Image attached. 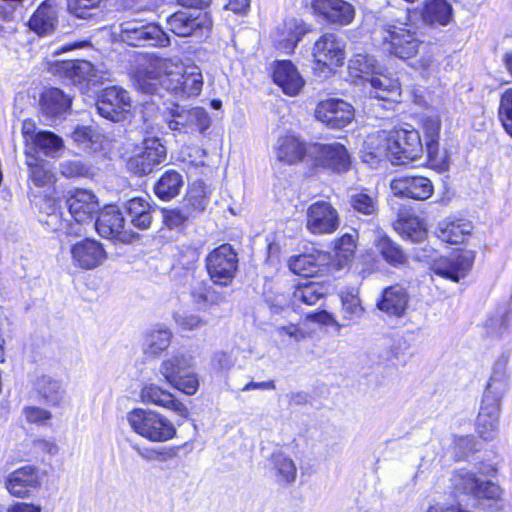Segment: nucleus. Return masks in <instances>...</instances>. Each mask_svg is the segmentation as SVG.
Listing matches in <instances>:
<instances>
[{
  "mask_svg": "<svg viewBox=\"0 0 512 512\" xmlns=\"http://www.w3.org/2000/svg\"><path fill=\"white\" fill-rule=\"evenodd\" d=\"M203 75L199 67L183 68L179 62L171 59H155L136 76V87L139 91L164 97V92L179 99L200 95L203 88Z\"/></svg>",
  "mask_w": 512,
  "mask_h": 512,
  "instance_id": "nucleus-1",
  "label": "nucleus"
},
{
  "mask_svg": "<svg viewBox=\"0 0 512 512\" xmlns=\"http://www.w3.org/2000/svg\"><path fill=\"white\" fill-rule=\"evenodd\" d=\"M366 145L367 151L363 155V161L371 166L383 159L395 164H404L406 161L420 158L423 153L420 134L411 126L395 129L388 134L384 131L378 132L368 138Z\"/></svg>",
  "mask_w": 512,
  "mask_h": 512,
  "instance_id": "nucleus-2",
  "label": "nucleus"
},
{
  "mask_svg": "<svg viewBox=\"0 0 512 512\" xmlns=\"http://www.w3.org/2000/svg\"><path fill=\"white\" fill-rule=\"evenodd\" d=\"M127 421L136 434L151 442H166L176 436L174 424L150 409H133L127 414Z\"/></svg>",
  "mask_w": 512,
  "mask_h": 512,
  "instance_id": "nucleus-3",
  "label": "nucleus"
},
{
  "mask_svg": "<svg viewBox=\"0 0 512 512\" xmlns=\"http://www.w3.org/2000/svg\"><path fill=\"white\" fill-rule=\"evenodd\" d=\"M159 372L168 384L186 395H194L199 388L197 374L192 369V359L185 355H173L162 361Z\"/></svg>",
  "mask_w": 512,
  "mask_h": 512,
  "instance_id": "nucleus-4",
  "label": "nucleus"
},
{
  "mask_svg": "<svg viewBox=\"0 0 512 512\" xmlns=\"http://www.w3.org/2000/svg\"><path fill=\"white\" fill-rule=\"evenodd\" d=\"M379 34L382 50L403 60L416 56L423 44L415 32L404 27L389 26Z\"/></svg>",
  "mask_w": 512,
  "mask_h": 512,
  "instance_id": "nucleus-5",
  "label": "nucleus"
},
{
  "mask_svg": "<svg viewBox=\"0 0 512 512\" xmlns=\"http://www.w3.org/2000/svg\"><path fill=\"white\" fill-rule=\"evenodd\" d=\"M238 255L230 244H222L206 257V269L212 282L228 286L238 269Z\"/></svg>",
  "mask_w": 512,
  "mask_h": 512,
  "instance_id": "nucleus-6",
  "label": "nucleus"
},
{
  "mask_svg": "<svg viewBox=\"0 0 512 512\" xmlns=\"http://www.w3.org/2000/svg\"><path fill=\"white\" fill-rule=\"evenodd\" d=\"M120 36L130 46H166L169 44L167 34L155 23L126 21L121 24Z\"/></svg>",
  "mask_w": 512,
  "mask_h": 512,
  "instance_id": "nucleus-7",
  "label": "nucleus"
},
{
  "mask_svg": "<svg viewBox=\"0 0 512 512\" xmlns=\"http://www.w3.org/2000/svg\"><path fill=\"white\" fill-rule=\"evenodd\" d=\"M96 108L103 118L113 122L123 121L131 109L129 93L121 87H107L99 93Z\"/></svg>",
  "mask_w": 512,
  "mask_h": 512,
  "instance_id": "nucleus-8",
  "label": "nucleus"
},
{
  "mask_svg": "<svg viewBox=\"0 0 512 512\" xmlns=\"http://www.w3.org/2000/svg\"><path fill=\"white\" fill-rule=\"evenodd\" d=\"M475 260V253L471 250H459L442 256L433 261L431 270L442 278L459 282L470 272Z\"/></svg>",
  "mask_w": 512,
  "mask_h": 512,
  "instance_id": "nucleus-9",
  "label": "nucleus"
},
{
  "mask_svg": "<svg viewBox=\"0 0 512 512\" xmlns=\"http://www.w3.org/2000/svg\"><path fill=\"white\" fill-rule=\"evenodd\" d=\"M310 160L315 166L337 173L346 172L351 163L350 155L341 143H314L310 146Z\"/></svg>",
  "mask_w": 512,
  "mask_h": 512,
  "instance_id": "nucleus-10",
  "label": "nucleus"
},
{
  "mask_svg": "<svg viewBox=\"0 0 512 512\" xmlns=\"http://www.w3.org/2000/svg\"><path fill=\"white\" fill-rule=\"evenodd\" d=\"M452 482L457 491L472 496L474 500H498L501 495L499 485L480 480L475 473L466 469L456 471Z\"/></svg>",
  "mask_w": 512,
  "mask_h": 512,
  "instance_id": "nucleus-11",
  "label": "nucleus"
},
{
  "mask_svg": "<svg viewBox=\"0 0 512 512\" xmlns=\"http://www.w3.org/2000/svg\"><path fill=\"white\" fill-rule=\"evenodd\" d=\"M312 55L318 65L332 71L344 62L345 42L338 34L326 32L315 41Z\"/></svg>",
  "mask_w": 512,
  "mask_h": 512,
  "instance_id": "nucleus-12",
  "label": "nucleus"
},
{
  "mask_svg": "<svg viewBox=\"0 0 512 512\" xmlns=\"http://www.w3.org/2000/svg\"><path fill=\"white\" fill-rule=\"evenodd\" d=\"M340 225L336 208L327 201H316L306 211V228L314 235L331 234Z\"/></svg>",
  "mask_w": 512,
  "mask_h": 512,
  "instance_id": "nucleus-13",
  "label": "nucleus"
},
{
  "mask_svg": "<svg viewBox=\"0 0 512 512\" xmlns=\"http://www.w3.org/2000/svg\"><path fill=\"white\" fill-rule=\"evenodd\" d=\"M212 21L208 13L191 10H179L167 18L168 29L179 37L198 35L211 28Z\"/></svg>",
  "mask_w": 512,
  "mask_h": 512,
  "instance_id": "nucleus-14",
  "label": "nucleus"
},
{
  "mask_svg": "<svg viewBox=\"0 0 512 512\" xmlns=\"http://www.w3.org/2000/svg\"><path fill=\"white\" fill-rule=\"evenodd\" d=\"M166 160V148L158 138H147L139 153L128 160L130 171L138 175H146L153 171L154 167Z\"/></svg>",
  "mask_w": 512,
  "mask_h": 512,
  "instance_id": "nucleus-15",
  "label": "nucleus"
},
{
  "mask_svg": "<svg viewBox=\"0 0 512 512\" xmlns=\"http://www.w3.org/2000/svg\"><path fill=\"white\" fill-rule=\"evenodd\" d=\"M315 117L329 128L340 129L353 120L354 108L344 100L330 98L317 105Z\"/></svg>",
  "mask_w": 512,
  "mask_h": 512,
  "instance_id": "nucleus-16",
  "label": "nucleus"
},
{
  "mask_svg": "<svg viewBox=\"0 0 512 512\" xmlns=\"http://www.w3.org/2000/svg\"><path fill=\"white\" fill-rule=\"evenodd\" d=\"M94 226L103 238L122 242H129L132 239V233L125 229L124 216L116 206L109 205L101 210Z\"/></svg>",
  "mask_w": 512,
  "mask_h": 512,
  "instance_id": "nucleus-17",
  "label": "nucleus"
},
{
  "mask_svg": "<svg viewBox=\"0 0 512 512\" xmlns=\"http://www.w3.org/2000/svg\"><path fill=\"white\" fill-rule=\"evenodd\" d=\"M66 205L77 224L91 222L94 215L99 211L97 197L87 189L76 188L67 191Z\"/></svg>",
  "mask_w": 512,
  "mask_h": 512,
  "instance_id": "nucleus-18",
  "label": "nucleus"
},
{
  "mask_svg": "<svg viewBox=\"0 0 512 512\" xmlns=\"http://www.w3.org/2000/svg\"><path fill=\"white\" fill-rule=\"evenodd\" d=\"M72 261L83 270H92L101 266L107 259L104 246L99 241L86 238L71 246Z\"/></svg>",
  "mask_w": 512,
  "mask_h": 512,
  "instance_id": "nucleus-19",
  "label": "nucleus"
},
{
  "mask_svg": "<svg viewBox=\"0 0 512 512\" xmlns=\"http://www.w3.org/2000/svg\"><path fill=\"white\" fill-rule=\"evenodd\" d=\"M310 146L299 136L292 132H286L279 136L274 144V153L278 161L287 164H295L310 159Z\"/></svg>",
  "mask_w": 512,
  "mask_h": 512,
  "instance_id": "nucleus-20",
  "label": "nucleus"
},
{
  "mask_svg": "<svg viewBox=\"0 0 512 512\" xmlns=\"http://www.w3.org/2000/svg\"><path fill=\"white\" fill-rule=\"evenodd\" d=\"M315 13L330 24L347 26L355 18L354 6L345 0H313Z\"/></svg>",
  "mask_w": 512,
  "mask_h": 512,
  "instance_id": "nucleus-21",
  "label": "nucleus"
},
{
  "mask_svg": "<svg viewBox=\"0 0 512 512\" xmlns=\"http://www.w3.org/2000/svg\"><path fill=\"white\" fill-rule=\"evenodd\" d=\"M72 98L58 88L45 90L40 98V111L47 124L62 120L69 113Z\"/></svg>",
  "mask_w": 512,
  "mask_h": 512,
  "instance_id": "nucleus-22",
  "label": "nucleus"
},
{
  "mask_svg": "<svg viewBox=\"0 0 512 512\" xmlns=\"http://www.w3.org/2000/svg\"><path fill=\"white\" fill-rule=\"evenodd\" d=\"M391 190L398 197L426 200L433 194L434 187L426 177L401 176L392 180Z\"/></svg>",
  "mask_w": 512,
  "mask_h": 512,
  "instance_id": "nucleus-23",
  "label": "nucleus"
},
{
  "mask_svg": "<svg viewBox=\"0 0 512 512\" xmlns=\"http://www.w3.org/2000/svg\"><path fill=\"white\" fill-rule=\"evenodd\" d=\"M490 396H483L476 422V431L484 440L496 437L499 428L500 403Z\"/></svg>",
  "mask_w": 512,
  "mask_h": 512,
  "instance_id": "nucleus-24",
  "label": "nucleus"
},
{
  "mask_svg": "<svg viewBox=\"0 0 512 512\" xmlns=\"http://www.w3.org/2000/svg\"><path fill=\"white\" fill-rule=\"evenodd\" d=\"M41 484V473L34 466H24L12 472L7 481L6 488L15 497L24 498L31 489Z\"/></svg>",
  "mask_w": 512,
  "mask_h": 512,
  "instance_id": "nucleus-25",
  "label": "nucleus"
},
{
  "mask_svg": "<svg viewBox=\"0 0 512 512\" xmlns=\"http://www.w3.org/2000/svg\"><path fill=\"white\" fill-rule=\"evenodd\" d=\"M141 401L145 404H153L176 412L179 416L186 417L188 409L172 393L162 389L156 384L145 385L140 393Z\"/></svg>",
  "mask_w": 512,
  "mask_h": 512,
  "instance_id": "nucleus-26",
  "label": "nucleus"
},
{
  "mask_svg": "<svg viewBox=\"0 0 512 512\" xmlns=\"http://www.w3.org/2000/svg\"><path fill=\"white\" fill-rule=\"evenodd\" d=\"M273 80L289 96L297 95L304 86L303 78L289 60L277 62L273 71Z\"/></svg>",
  "mask_w": 512,
  "mask_h": 512,
  "instance_id": "nucleus-27",
  "label": "nucleus"
},
{
  "mask_svg": "<svg viewBox=\"0 0 512 512\" xmlns=\"http://www.w3.org/2000/svg\"><path fill=\"white\" fill-rule=\"evenodd\" d=\"M365 88L368 89L370 98L387 102L396 101L400 96V84L398 80L392 79L386 75H372L367 78Z\"/></svg>",
  "mask_w": 512,
  "mask_h": 512,
  "instance_id": "nucleus-28",
  "label": "nucleus"
},
{
  "mask_svg": "<svg viewBox=\"0 0 512 512\" xmlns=\"http://www.w3.org/2000/svg\"><path fill=\"white\" fill-rule=\"evenodd\" d=\"M52 70L54 73L71 80L73 84L91 81L94 76L93 65L85 60L57 61Z\"/></svg>",
  "mask_w": 512,
  "mask_h": 512,
  "instance_id": "nucleus-29",
  "label": "nucleus"
},
{
  "mask_svg": "<svg viewBox=\"0 0 512 512\" xmlns=\"http://www.w3.org/2000/svg\"><path fill=\"white\" fill-rule=\"evenodd\" d=\"M408 294L401 285L387 287L382 292V297L377 303V307L382 312L401 316L407 308Z\"/></svg>",
  "mask_w": 512,
  "mask_h": 512,
  "instance_id": "nucleus-30",
  "label": "nucleus"
},
{
  "mask_svg": "<svg viewBox=\"0 0 512 512\" xmlns=\"http://www.w3.org/2000/svg\"><path fill=\"white\" fill-rule=\"evenodd\" d=\"M326 254L317 252L316 254H301L291 256L288 266L291 272L302 277H311L317 274L322 266L327 263Z\"/></svg>",
  "mask_w": 512,
  "mask_h": 512,
  "instance_id": "nucleus-31",
  "label": "nucleus"
},
{
  "mask_svg": "<svg viewBox=\"0 0 512 512\" xmlns=\"http://www.w3.org/2000/svg\"><path fill=\"white\" fill-rule=\"evenodd\" d=\"M172 332L162 326L149 329L144 334L143 353L147 357L157 358L170 346Z\"/></svg>",
  "mask_w": 512,
  "mask_h": 512,
  "instance_id": "nucleus-32",
  "label": "nucleus"
},
{
  "mask_svg": "<svg viewBox=\"0 0 512 512\" xmlns=\"http://www.w3.org/2000/svg\"><path fill=\"white\" fill-rule=\"evenodd\" d=\"M423 128L426 140V150L430 161L434 162L441 170L448 168V163L444 157L441 161H438V139L440 134L441 122L438 116H430L425 118L423 122Z\"/></svg>",
  "mask_w": 512,
  "mask_h": 512,
  "instance_id": "nucleus-33",
  "label": "nucleus"
},
{
  "mask_svg": "<svg viewBox=\"0 0 512 512\" xmlns=\"http://www.w3.org/2000/svg\"><path fill=\"white\" fill-rule=\"evenodd\" d=\"M307 29L296 19H288L277 28L279 48L290 53L296 47Z\"/></svg>",
  "mask_w": 512,
  "mask_h": 512,
  "instance_id": "nucleus-34",
  "label": "nucleus"
},
{
  "mask_svg": "<svg viewBox=\"0 0 512 512\" xmlns=\"http://www.w3.org/2000/svg\"><path fill=\"white\" fill-rule=\"evenodd\" d=\"M184 184L180 172L170 169L165 171L154 185L155 195L161 200H171L179 195Z\"/></svg>",
  "mask_w": 512,
  "mask_h": 512,
  "instance_id": "nucleus-35",
  "label": "nucleus"
},
{
  "mask_svg": "<svg viewBox=\"0 0 512 512\" xmlns=\"http://www.w3.org/2000/svg\"><path fill=\"white\" fill-rule=\"evenodd\" d=\"M34 388L45 403L52 406L59 405L65 395L61 382L49 375L38 376L35 380Z\"/></svg>",
  "mask_w": 512,
  "mask_h": 512,
  "instance_id": "nucleus-36",
  "label": "nucleus"
},
{
  "mask_svg": "<svg viewBox=\"0 0 512 512\" xmlns=\"http://www.w3.org/2000/svg\"><path fill=\"white\" fill-rule=\"evenodd\" d=\"M124 208L130 219L131 224L141 230H146L152 222L151 206L142 198H132L128 200Z\"/></svg>",
  "mask_w": 512,
  "mask_h": 512,
  "instance_id": "nucleus-37",
  "label": "nucleus"
},
{
  "mask_svg": "<svg viewBox=\"0 0 512 512\" xmlns=\"http://www.w3.org/2000/svg\"><path fill=\"white\" fill-rule=\"evenodd\" d=\"M374 244L378 253L388 264L397 267L406 262L407 256L404 251L387 235L378 232Z\"/></svg>",
  "mask_w": 512,
  "mask_h": 512,
  "instance_id": "nucleus-38",
  "label": "nucleus"
},
{
  "mask_svg": "<svg viewBox=\"0 0 512 512\" xmlns=\"http://www.w3.org/2000/svg\"><path fill=\"white\" fill-rule=\"evenodd\" d=\"M471 230L472 226L469 222L442 221L438 224L436 235L443 242L459 244L464 241Z\"/></svg>",
  "mask_w": 512,
  "mask_h": 512,
  "instance_id": "nucleus-39",
  "label": "nucleus"
},
{
  "mask_svg": "<svg viewBox=\"0 0 512 512\" xmlns=\"http://www.w3.org/2000/svg\"><path fill=\"white\" fill-rule=\"evenodd\" d=\"M193 303L199 310L208 311L225 301L223 293L206 283H199L191 292Z\"/></svg>",
  "mask_w": 512,
  "mask_h": 512,
  "instance_id": "nucleus-40",
  "label": "nucleus"
},
{
  "mask_svg": "<svg viewBox=\"0 0 512 512\" xmlns=\"http://www.w3.org/2000/svg\"><path fill=\"white\" fill-rule=\"evenodd\" d=\"M56 23V11L55 9L44 2L34 12L29 20V27L39 35H45L50 33Z\"/></svg>",
  "mask_w": 512,
  "mask_h": 512,
  "instance_id": "nucleus-41",
  "label": "nucleus"
},
{
  "mask_svg": "<svg viewBox=\"0 0 512 512\" xmlns=\"http://www.w3.org/2000/svg\"><path fill=\"white\" fill-rule=\"evenodd\" d=\"M348 68L353 77L362 78L365 82L367 78L380 74V70H382L373 56L363 53L355 54L350 59Z\"/></svg>",
  "mask_w": 512,
  "mask_h": 512,
  "instance_id": "nucleus-42",
  "label": "nucleus"
},
{
  "mask_svg": "<svg viewBox=\"0 0 512 512\" xmlns=\"http://www.w3.org/2000/svg\"><path fill=\"white\" fill-rule=\"evenodd\" d=\"M209 203L208 192L202 181H195L189 185L185 199L184 207L195 217L203 212Z\"/></svg>",
  "mask_w": 512,
  "mask_h": 512,
  "instance_id": "nucleus-43",
  "label": "nucleus"
},
{
  "mask_svg": "<svg viewBox=\"0 0 512 512\" xmlns=\"http://www.w3.org/2000/svg\"><path fill=\"white\" fill-rule=\"evenodd\" d=\"M272 465L279 484L289 485L295 482L297 467L291 457L282 452L274 453L272 455Z\"/></svg>",
  "mask_w": 512,
  "mask_h": 512,
  "instance_id": "nucleus-44",
  "label": "nucleus"
},
{
  "mask_svg": "<svg viewBox=\"0 0 512 512\" xmlns=\"http://www.w3.org/2000/svg\"><path fill=\"white\" fill-rule=\"evenodd\" d=\"M423 16L431 24L447 25L452 18V7L446 0H430L425 4Z\"/></svg>",
  "mask_w": 512,
  "mask_h": 512,
  "instance_id": "nucleus-45",
  "label": "nucleus"
},
{
  "mask_svg": "<svg viewBox=\"0 0 512 512\" xmlns=\"http://www.w3.org/2000/svg\"><path fill=\"white\" fill-rule=\"evenodd\" d=\"M34 146L49 157H59L64 149L61 137L50 131H39L34 137Z\"/></svg>",
  "mask_w": 512,
  "mask_h": 512,
  "instance_id": "nucleus-46",
  "label": "nucleus"
},
{
  "mask_svg": "<svg viewBox=\"0 0 512 512\" xmlns=\"http://www.w3.org/2000/svg\"><path fill=\"white\" fill-rule=\"evenodd\" d=\"M164 119L173 131H185L189 128L190 109L175 103L166 106L163 111Z\"/></svg>",
  "mask_w": 512,
  "mask_h": 512,
  "instance_id": "nucleus-47",
  "label": "nucleus"
},
{
  "mask_svg": "<svg viewBox=\"0 0 512 512\" xmlns=\"http://www.w3.org/2000/svg\"><path fill=\"white\" fill-rule=\"evenodd\" d=\"M325 295V288L317 282H304L299 284L293 292L294 302L306 305H315Z\"/></svg>",
  "mask_w": 512,
  "mask_h": 512,
  "instance_id": "nucleus-48",
  "label": "nucleus"
},
{
  "mask_svg": "<svg viewBox=\"0 0 512 512\" xmlns=\"http://www.w3.org/2000/svg\"><path fill=\"white\" fill-rule=\"evenodd\" d=\"M106 0H68L69 12L77 18L90 19L97 15Z\"/></svg>",
  "mask_w": 512,
  "mask_h": 512,
  "instance_id": "nucleus-49",
  "label": "nucleus"
},
{
  "mask_svg": "<svg viewBox=\"0 0 512 512\" xmlns=\"http://www.w3.org/2000/svg\"><path fill=\"white\" fill-rule=\"evenodd\" d=\"M22 0H0V34H10L16 31L14 13Z\"/></svg>",
  "mask_w": 512,
  "mask_h": 512,
  "instance_id": "nucleus-50",
  "label": "nucleus"
},
{
  "mask_svg": "<svg viewBox=\"0 0 512 512\" xmlns=\"http://www.w3.org/2000/svg\"><path fill=\"white\" fill-rule=\"evenodd\" d=\"M356 249V235L346 233L335 241L334 252L338 265L343 266L350 261Z\"/></svg>",
  "mask_w": 512,
  "mask_h": 512,
  "instance_id": "nucleus-51",
  "label": "nucleus"
},
{
  "mask_svg": "<svg viewBox=\"0 0 512 512\" xmlns=\"http://www.w3.org/2000/svg\"><path fill=\"white\" fill-rule=\"evenodd\" d=\"M509 388V374L492 371L483 396L501 401Z\"/></svg>",
  "mask_w": 512,
  "mask_h": 512,
  "instance_id": "nucleus-52",
  "label": "nucleus"
},
{
  "mask_svg": "<svg viewBox=\"0 0 512 512\" xmlns=\"http://www.w3.org/2000/svg\"><path fill=\"white\" fill-rule=\"evenodd\" d=\"M72 138L82 149L96 151L101 135L89 126H82L73 131Z\"/></svg>",
  "mask_w": 512,
  "mask_h": 512,
  "instance_id": "nucleus-53",
  "label": "nucleus"
},
{
  "mask_svg": "<svg viewBox=\"0 0 512 512\" xmlns=\"http://www.w3.org/2000/svg\"><path fill=\"white\" fill-rule=\"evenodd\" d=\"M352 208L364 215H373L378 209L377 199L365 191H360L350 196Z\"/></svg>",
  "mask_w": 512,
  "mask_h": 512,
  "instance_id": "nucleus-54",
  "label": "nucleus"
},
{
  "mask_svg": "<svg viewBox=\"0 0 512 512\" xmlns=\"http://www.w3.org/2000/svg\"><path fill=\"white\" fill-rule=\"evenodd\" d=\"M363 313L364 309L358 296L353 294L342 296L341 314L345 320L349 322L357 321L362 317Z\"/></svg>",
  "mask_w": 512,
  "mask_h": 512,
  "instance_id": "nucleus-55",
  "label": "nucleus"
},
{
  "mask_svg": "<svg viewBox=\"0 0 512 512\" xmlns=\"http://www.w3.org/2000/svg\"><path fill=\"white\" fill-rule=\"evenodd\" d=\"M29 170H30V179L36 186H45L52 182L53 175L52 173L45 169L42 164L38 162V160L32 156L27 154L26 161Z\"/></svg>",
  "mask_w": 512,
  "mask_h": 512,
  "instance_id": "nucleus-56",
  "label": "nucleus"
},
{
  "mask_svg": "<svg viewBox=\"0 0 512 512\" xmlns=\"http://www.w3.org/2000/svg\"><path fill=\"white\" fill-rule=\"evenodd\" d=\"M499 119L505 131L512 137V88L505 90L501 95Z\"/></svg>",
  "mask_w": 512,
  "mask_h": 512,
  "instance_id": "nucleus-57",
  "label": "nucleus"
},
{
  "mask_svg": "<svg viewBox=\"0 0 512 512\" xmlns=\"http://www.w3.org/2000/svg\"><path fill=\"white\" fill-rule=\"evenodd\" d=\"M61 175L66 178H76L87 176L90 167L79 159L64 160L59 165Z\"/></svg>",
  "mask_w": 512,
  "mask_h": 512,
  "instance_id": "nucleus-58",
  "label": "nucleus"
},
{
  "mask_svg": "<svg viewBox=\"0 0 512 512\" xmlns=\"http://www.w3.org/2000/svg\"><path fill=\"white\" fill-rule=\"evenodd\" d=\"M211 124L207 111L202 107L190 108L189 128L203 133Z\"/></svg>",
  "mask_w": 512,
  "mask_h": 512,
  "instance_id": "nucleus-59",
  "label": "nucleus"
},
{
  "mask_svg": "<svg viewBox=\"0 0 512 512\" xmlns=\"http://www.w3.org/2000/svg\"><path fill=\"white\" fill-rule=\"evenodd\" d=\"M193 218L192 213L183 206V209H173L165 212L164 220L169 228H177L185 221Z\"/></svg>",
  "mask_w": 512,
  "mask_h": 512,
  "instance_id": "nucleus-60",
  "label": "nucleus"
},
{
  "mask_svg": "<svg viewBox=\"0 0 512 512\" xmlns=\"http://www.w3.org/2000/svg\"><path fill=\"white\" fill-rule=\"evenodd\" d=\"M476 443L472 436H460L454 440V450L457 459L465 458L469 453L476 450Z\"/></svg>",
  "mask_w": 512,
  "mask_h": 512,
  "instance_id": "nucleus-61",
  "label": "nucleus"
},
{
  "mask_svg": "<svg viewBox=\"0 0 512 512\" xmlns=\"http://www.w3.org/2000/svg\"><path fill=\"white\" fill-rule=\"evenodd\" d=\"M275 332L279 337H289L295 342H300L306 338V333L296 324L292 323L276 326Z\"/></svg>",
  "mask_w": 512,
  "mask_h": 512,
  "instance_id": "nucleus-62",
  "label": "nucleus"
},
{
  "mask_svg": "<svg viewBox=\"0 0 512 512\" xmlns=\"http://www.w3.org/2000/svg\"><path fill=\"white\" fill-rule=\"evenodd\" d=\"M175 321L182 330L186 331L197 330L206 324L200 316L194 314L178 315Z\"/></svg>",
  "mask_w": 512,
  "mask_h": 512,
  "instance_id": "nucleus-63",
  "label": "nucleus"
},
{
  "mask_svg": "<svg viewBox=\"0 0 512 512\" xmlns=\"http://www.w3.org/2000/svg\"><path fill=\"white\" fill-rule=\"evenodd\" d=\"M235 364V359L230 353L219 351L214 353L212 358L213 368L225 372L231 369Z\"/></svg>",
  "mask_w": 512,
  "mask_h": 512,
  "instance_id": "nucleus-64",
  "label": "nucleus"
}]
</instances>
